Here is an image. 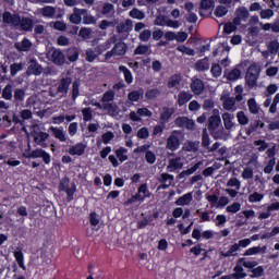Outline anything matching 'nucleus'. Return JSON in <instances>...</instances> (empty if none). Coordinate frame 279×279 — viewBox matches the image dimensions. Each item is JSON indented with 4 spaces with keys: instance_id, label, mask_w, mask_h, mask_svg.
Here are the masks:
<instances>
[{
    "instance_id": "nucleus-49",
    "label": "nucleus",
    "mask_w": 279,
    "mask_h": 279,
    "mask_svg": "<svg viewBox=\"0 0 279 279\" xmlns=\"http://www.w3.org/2000/svg\"><path fill=\"white\" fill-rule=\"evenodd\" d=\"M177 51H180V53H184L185 56H195V50L184 45L178 46Z\"/></svg>"
},
{
    "instance_id": "nucleus-41",
    "label": "nucleus",
    "mask_w": 279,
    "mask_h": 279,
    "mask_svg": "<svg viewBox=\"0 0 279 279\" xmlns=\"http://www.w3.org/2000/svg\"><path fill=\"white\" fill-rule=\"evenodd\" d=\"M142 95H145L144 89L133 90L129 93L128 99L129 101H138Z\"/></svg>"
},
{
    "instance_id": "nucleus-16",
    "label": "nucleus",
    "mask_w": 279,
    "mask_h": 279,
    "mask_svg": "<svg viewBox=\"0 0 279 279\" xmlns=\"http://www.w3.org/2000/svg\"><path fill=\"white\" fill-rule=\"evenodd\" d=\"M191 99H193V94H191L189 90H182L179 93L177 104L180 106V108H182V106H186Z\"/></svg>"
},
{
    "instance_id": "nucleus-47",
    "label": "nucleus",
    "mask_w": 279,
    "mask_h": 279,
    "mask_svg": "<svg viewBox=\"0 0 279 279\" xmlns=\"http://www.w3.org/2000/svg\"><path fill=\"white\" fill-rule=\"evenodd\" d=\"M80 81H74L72 84V99L75 101L80 97Z\"/></svg>"
},
{
    "instance_id": "nucleus-18",
    "label": "nucleus",
    "mask_w": 279,
    "mask_h": 279,
    "mask_svg": "<svg viewBox=\"0 0 279 279\" xmlns=\"http://www.w3.org/2000/svg\"><path fill=\"white\" fill-rule=\"evenodd\" d=\"M33 138L36 145H43L47 142V138H49V133L43 131H34Z\"/></svg>"
},
{
    "instance_id": "nucleus-55",
    "label": "nucleus",
    "mask_w": 279,
    "mask_h": 279,
    "mask_svg": "<svg viewBox=\"0 0 279 279\" xmlns=\"http://www.w3.org/2000/svg\"><path fill=\"white\" fill-rule=\"evenodd\" d=\"M210 146V135H208V131L206 129L203 130L202 135V147H209Z\"/></svg>"
},
{
    "instance_id": "nucleus-30",
    "label": "nucleus",
    "mask_w": 279,
    "mask_h": 279,
    "mask_svg": "<svg viewBox=\"0 0 279 279\" xmlns=\"http://www.w3.org/2000/svg\"><path fill=\"white\" fill-rule=\"evenodd\" d=\"M182 82V75L180 74H173L169 77L167 86L168 88H175V86H180V83Z\"/></svg>"
},
{
    "instance_id": "nucleus-38",
    "label": "nucleus",
    "mask_w": 279,
    "mask_h": 279,
    "mask_svg": "<svg viewBox=\"0 0 279 279\" xmlns=\"http://www.w3.org/2000/svg\"><path fill=\"white\" fill-rule=\"evenodd\" d=\"M41 14L45 19H53L56 16V8L53 7H44L41 9Z\"/></svg>"
},
{
    "instance_id": "nucleus-37",
    "label": "nucleus",
    "mask_w": 279,
    "mask_h": 279,
    "mask_svg": "<svg viewBox=\"0 0 279 279\" xmlns=\"http://www.w3.org/2000/svg\"><path fill=\"white\" fill-rule=\"evenodd\" d=\"M129 16H131V19H136L137 21H143V19H145V12L133 8L130 12H129Z\"/></svg>"
},
{
    "instance_id": "nucleus-7",
    "label": "nucleus",
    "mask_w": 279,
    "mask_h": 279,
    "mask_svg": "<svg viewBox=\"0 0 279 279\" xmlns=\"http://www.w3.org/2000/svg\"><path fill=\"white\" fill-rule=\"evenodd\" d=\"M71 84H73V78H71V76L61 78L57 87V92L61 95H68Z\"/></svg>"
},
{
    "instance_id": "nucleus-64",
    "label": "nucleus",
    "mask_w": 279,
    "mask_h": 279,
    "mask_svg": "<svg viewBox=\"0 0 279 279\" xmlns=\"http://www.w3.org/2000/svg\"><path fill=\"white\" fill-rule=\"evenodd\" d=\"M276 167V158L269 159L268 163L264 168V173H271Z\"/></svg>"
},
{
    "instance_id": "nucleus-45",
    "label": "nucleus",
    "mask_w": 279,
    "mask_h": 279,
    "mask_svg": "<svg viewBox=\"0 0 279 279\" xmlns=\"http://www.w3.org/2000/svg\"><path fill=\"white\" fill-rule=\"evenodd\" d=\"M149 53V46L140 45L134 50V56H147Z\"/></svg>"
},
{
    "instance_id": "nucleus-60",
    "label": "nucleus",
    "mask_w": 279,
    "mask_h": 279,
    "mask_svg": "<svg viewBox=\"0 0 279 279\" xmlns=\"http://www.w3.org/2000/svg\"><path fill=\"white\" fill-rule=\"evenodd\" d=\"M137 138H142L143 141H145L146 138H149V129H147L146 126H143L142 129H140L137 131Z\"/></svg>"
},
{
    "instance_id": "nucleus-61",
    "label": "nucleus",
    "mask_w": 279,
    "mask_h": 279,
    "mask_svg": "<svg viewBox=\"0 0 279 279\" xmlns=\"http://www.w3.org/2000/svg\"><path fill=\"white\" fill-rule=\"evenodd\" d=\"M226 210L228 213L236 214V213H239V210H241V203L235 202V203L227 206Z\"/></svg>"
},
{
    "instance_id": "nucleus-34",
    "label": "nucleus",
    "mask_w": 279,
    "mask_h": 279,
    "mask_svg": "<svg viewBox=\"0 0 279 279\" xmlns=\"http://www.w3.org/2000/svg\"><path fill=\"white\" fill-rule=\"evenodd\" d=\"M51 132L54 138H58V141H60L61 143H66V134L64 133V131H62V129L52 126Z\"/></svg>"
},
{
    "instance_id": "nucleus-1",
    "label": "nucleus",
    "mask_w": 279,
    "mask_h": 279,
    "mask_svg": "<svg viewBox=\"0 0 279 279\" xmlns=\"http://www.w3.org/2000/svg\"><path fill=\"white\" fill-rule=\"evenodd\" d=\"M260 77V64L252 63L245 74V83L248 88H254L257 86L258 78Z\"/></svg>"
},
{
    "instance_id": "nucleus-36",
    "label": "nucleus",
    "mask_w": 279,
    "mask_h": 279,
    "mask_svg": "<svg viewBox=\"0 0 279 279\" xmlns=\"http://www.w3.org/2000/svg\"><path fill=\"white\" fill-rule=\"evenodd\" d=\"M116 93L112 89H108L101 98V104H110V101H114Z\"/></svg>"
},
{
    "instance_id": "nucleus-15",
    "label": "nucleus",
    "mask_w": 279,
    "mask_h": 279,
    "mask_svg": "<svg viewBox=\"0 0 279 279\" xmlns=\"http://www.w3.org/2000/svg\"><path fill=\"white\" fill-rule=\"evenodd\" d=\"M19 13L12 14L10 11H5L2 14V21L7 25H13V27H16V23L19 21Z\"/></svg>"
},
{
    "instance_id": "nucleus-29",
    "label": "nucleus",
    "mask_w": 279,
    "mask_h": 279,
    "mask_svg": "<svg viewBox=\"0 0 279 279\" xmlns=\"http://www.w3.org/2000/svg\"><path fill=\"white\" fill-rule=\"evenodd\" d=\"M265 252H267V246H253L244 252V256H255V254H265Z\"/></svg>"
},
{
    "instance_id": "nucleus-10",
    "label": "nucleus",
    "mask_w": 279,
    "mask_h": 279,
    "mask_svg": "<svg viewBox=\"0 0 279 279\" xmlns=\"http://www.w3.org/2000/svg\"><path fill=\"white\" fill-rule=\"evenodd\" d=\"M43 65H40L36 59H31L29 65L27 68L28 75H43Z\"/></svg>"
},
{
    "instance_id": "nucleus-9",
    "label": "nucleus",
    "mask_w": 279,
    "mask_h": 279,
    "mask_svg": "<svg viewBox=\"0 0 279 279\" xmlns=\"http://www.w3.org/2000/svg\"><path fill=\"white\" fill-rule=\"evenodd\" d=\"M31 158H43L45 165H51V155L43 148L32 150Z\"/></svg>"
},
{
    "instance_id": "nucleus-26",
    "label": "nucleus",
    "mask_w": 279,
    "mask_h": 279,
    "mask_svg": "<svg viewBox=\"0 0 279 279\" xmlns=\"http://www.w3.org/2000/svg\"><path fill=\"white\" fill-rule=\"evenodd\" d=\"M233 274H231V278L233 279H243V278H247V272H245V269H243V266L241 265H236L233 268Z\"/></svg>"
},
{
    "instance_id": "nucleus-46",
    "label": "nucleus",
    "mask_w": 279,
    "mask_h": 279,
    "mask_svg": "<svg viewBox=\"0 0 279 279\" xmlns=\"http://www.w3.org/2000/svg\"><path fill=\"white\" fill-rule=\"evenodd\" d=\"M85 56L86 62H95V60H97V58L99 57V54L95 53V50H93L92 48H88L86 50Z\"/></svg>"
},
{
    "instance_id": "nucleus-27",
    "label": "nucleus",
    "mask_w": 279,
    "mask_h": 279,
    "mask_svg": "<svg viewBox=\"0 0 279 279\" xmlns=\"http://www.w3.org/2000/svg\"><path fill=\"white\" fill-rule=\"evenodd\" d=\"M66 58L70 62H77L80 60V49L77 47L68 49Z\"/></svg>"
},
{
    "instance_id": "nucleus-19",
    "label": "nucleus",
    "mask_w": 279,
    "mask_h": 279,
    "mask_svg": "<svg viewBox=\"0 0 279 279\" xmlns=\"http://www.w3.org/2000/svg\"><path fill=\"white\" fill-rule=\"evenodd\" d=\"M194 66L195 70L198 72L208 71V69H210V60L208 59V57H205L196 61Z\"/></svg>"
},
{
    "instance_id": "nucleus-24",
    "label": "nucleus",
    "mask_w": 279,
    "mask_h": 279,
    "mask_svg": "<svg viewBox=\"0 0 279 279\" xmlns=\"http://www.w3.org/2000/svg\"><path fill=\"white\" fill-rule=\"evenodd\" d=\"M13 256L19 267L23 269V271H27V267L25 266V255L23 254V251L20 250V251L13 252Z\"/></svg>"
},
{
    "instance_id": "nucleus-23",
    "label": "nucleus",
    "mask_w": 279,
    "mask_h": 279,
    "mask_svg": "<svg viewBox=\"0 0 279 279\" xmlns=\"http://www.w3.org/2000/svg\"><path fill=\"white\" fill-rule=\"evenodd\" d=\"M184 163H182V159L180 157L172 158L169 160L168 171L173 172L178 171V169H182Z\"/></svg>"
},
{
    "instance_id": "nucleus-14",
    "label": "nucleus",
    "mask_w": 279,
    "mask_h": 279,
    "mask_svg": "<svg viewBox=\"0 0 279 279\" xmlns=\"http://www.w3.org/2000/svg\"><path fill=\"white\" fill-rule=\"evenodd\" d=\"M70 156H84L86 153V144L84 143H76L75 145L69 148Z\"/></svg>"
},
{
    "instance_id": "nucleus-8",
    "label": "nucleus",
    "mask_w": 279,
    "mask_h": 279,
    "mask_svg": "<svg viewBox=\"0 0 279 279\" xmlns=\"http://www.w3.org/2000/svg\"><path fill=\"white\" fill-rule=\"evenodd\" d=\"M84 14H88V10L74 8L73 13L70 15V23H73V25H80V23H82V16H84Z\"/></svg>"
},
{
    "instance_id": "nucleus-13",
    "label": "nucleus",
    "mask_w": 279,
    "mask_h": 279,
    "mask_svg": "<svg viewBox=\"0 0 279 279\" xmlns=\"http://www.w3.org/2000/svg\"><path fill=\"white\" fill-rule=\"evenodd\" d=\"M66 58L64 57V52H62L61 50L58 49H53L52 53H51V61L53 62V64H56L57 66H62V64H64Z\"/></svg>"
},
{
    "instance_id": "nucleus-17",
    "label": "nucleus",
    "mask_w": 279,
    "mask_h": 279,
    "mask_svg": "<svg viewBox=\"0 0 279 279\" xmlns=\"http://www.w3.org/2000/svg\"><path fill=\"white\" fill-rule=\"evenodd\" d=\"M134 24H132V20H126L124 23H119L116 29L118 34H126L128 32H132Z\"/></svg>"
},
{
    "instance_id": "nucleus-28",
    "label": "nucleus",
    "mask_w": 279,
    "mask_h": 279,
    "mask_svg": "<svg viewBox=\"0 0 279 279\" xmlns=\"http://www.w3.org/2000/svg\"><path fill=\"white\" fill-rule=\"evenodd\" d=\"M233 120L234 116H232L231 113H222V121L227 130H232L234 128V122H232Z\"/></svg>"
},
{
    "instance_id": "nucleus-48",
    "label": "nucleus",
    "mask_w": 279,
    "mask_h": 279,
    "mask_svg": "<svg viewBox=\"0 0 279 279\" xmlns=\"http://www.w3.org/2000/svg\"><path fill=\"white\" fill-rule=\"evenodd\" d=\"M160 93H161L160 89L151 88L146 92L145 97L148 100H153V99H156V97H159Z\"/></svg>"
},
{
    "instance_id": "nucleus-2",
    "label": "nucleus",
    "mask_w": 279,
    "mask_h": 279,
    "mask_svg": "<svg viewBox=\"0 0 279 279\" xmlns=\"http://www.w3.org/2000/svg\"><path fill=\"white\" fill-rule=\"evenodd\" d=\"M71 179L69 177H64L61 179L59 183V191L66 193V202H73V197L77 191V185L75 183L71 184Z\"/></svg>"
},
{
    "instance_id": "nucleus-58",
    "label": "nucleus",
    "mask_w": 279,
    "mask_h": 279,
    "mask_svg": "<svg viewBox=\"0 0 279 279\" xmlns=\"http://www.w3.org/2000/svg\"><path fill=\"white\" fill-rule=\"evenodd\" d=\"M226 14H228V8L223 7V5H218L215 10V16H217L218 19H222V16H226Z\"/></svg>"
},
{
    "instance_id": "nucleus-4",
    "label": "nucleus",
    "mask_w": 279,
    "mask_h": 279,
    "mask_svg": "<svg viewBox=\"0 0 279 279\" xmlns=\"http://www.w3.org/2000/svg\"><path fill=\"white\" fill-rule=\"evenodd\" d=\"M15 27H19L21 32H33L34 31V20L31 17H21L19 15V20L15 24Z\"/></svg>"
},
{
    "instance_id": "nucleus-20",
    "label": "nucleus",
    "mask_w": 279,
    "mask_h": 279,
    "mask_svg": "<svg viewBox=\"0 0 279 279\" xmlns=\"http://www.w3.org/2000/svg\"><path fill=\"white\" fill-rule=\"evenodd\" d=\"M220 100L225 110H234V106H236V99L234 97L221 96Z\"/></svg>"
},
{
    "instance_id": "nucleus-31",
    "label": "nucleus",
    "mask_w": 279,
    "mask_h": 279,
    "mask_svg": "<svg viewBox=\"0 0 279 279\" xmlns=\"http://www.w3.org/2000/svg\"><path fill=\"white\" fill-rule=\"evenodd\" d=\"M112 49L116 56H125L128 53V45L125 43H117Z\"/></svg>"
},
{
    "instance_id": "nucleus-3",
    "label": "nucleus",
    "mask_w": 279,
    "mask_h": 279,
    "mask_svg": "<svg viewBox=\"0 0 279 279\" xmlns=\"http://www.w3.org/2000/svg\"><path fill=\"white\" fill-rule=\"evenodd\" d=\"M207 202H209L211 208H226L230 204V199L227 196H217V194H211L206 196Z\"/></svg>"
},
{
    "instance_id": "nucleus-56",
    "label": "nucleus",
    "mask_w": 279,
    "mask_h": 279,
    "mask_svg": "<svg viewBox=\"0 0 279 279\" xmlns=\"http://www.w3.org/2000/svg\"><path fill=\"white\" fill-rule=\"evenodd\" d=\"M82 114H83V121L85 122L93 121V109H90V107L84 108L82 110Z\"/></svg>"
},
{
    "instance_id": "nucleus-43",
    "label": "nucleus",
    "mask_w": 279,
    "mask_h": 279,
    "mask_svg": "<svg viewBox=\"0 0 279 279\" xmlns=\"http://www.w3.org/2000/svg\"><path fill=\"white\" fill-rule=\"evenodd\" d=\"M128 148L125 147H120L116 150V156L117 158L120 160V162H125V160H128Z\"/></svg>"
},
{
    "instance_id": "nucleus-53",
    "label": "nucleus",
    "mask_w": 279,
    "mask_h": 279,
    "mask_svg": "<svg viewBox=\"0 0 279 279\" xmlns=\"http://www.w3.org/2000/svg\"><path fill=\"white\" fill-rule=\"evenodd\" d=\"M255 147H258V151H266L269 148V143L265 140H257L254 142Z\"/></svg>"
},
{
    "instance_id": "nucleus-52",
    "label": "nucleus",
    "mask_w": 279,
    "mask_h": 279,
    "mask_svg": "<svg viewBox=\"0 0 279 279\" xmlns=\"http://www.w3.org/2000/svg\"><path fill=\"white\" fill-rule=\"evenodd\" d=\"M263 276H265V268L263 266L252 269L251 278H263Z\"/></svg>"
},
{
    "instance_id": "nucleus-35",
    "label": "nucleus",
    "mask_w": 279,
    "mask_h": 279,
    "mask_svg": "<svg viewBox=\"0 0 279 279\" xmlns=\"http://www.w3.org/2000/svg\"><path fill=\"white\" fill-rule=\"evenodd\" d=\"M104 110H107L108 114L116 117L118 114L119 106L114 102L104 104Z\"/></svg>"
},
{
    "instance_id": "nucleus-25",
    "label": "nucleus",
    "mask_w": 279,
    "mask_h": 279,
    "mask_svg": "<svg viewBox=\"0 0 279 279\" xmlns=\"http://www.w3.org/2000/svg\"><path fill=\"white\" fill-rule=\"evenodd\" d=\"M14 47L17 51H29V49H32V41L27 37H24L22 41L16 43Z\"/></svg>"
},
{
    "instance_id": "nucleus-21",
    "label": "nucleus",
    "mask_w": 279,
    "mask_h": 279,
    "mask_svg": "<svg viewBox=\"0 0 279 279\" xmlns=\"http://www.w3.org/2000/svg\"><path fill=\"white\" fill-rule=\"evenodd\" d=\"M219 125H221V117L219 116H210L208 118V130L209 132H215V130H217V128H219Z\"/></svg>"
},
{
    "instance_id": "nucleus-59",
    "label": "nucleus",
    "mask_w": 279,
    "mask_h": 279,
    "mask_svg": "<svg viewBox=\"0 0 279 279\" xmlns=\"http://www.w3.org/2000/svg\"><path fill=\"white\" fill-rule=\"evenodd\" d=\"M215 8V0H201V10H210Z\"/></svg>"
},
{
    "instance_id": "nucleus-42",
    "label": "nucleus",
    "mask_w": 279,
    "mask_h": 279,
    "mask_svg": "<svg viewBox=\"0 0 279 279\" xmlns=\"http://www.w3.org/2000/svg\"><path fill=\"white\" fill-rule=\"evenodd\" d=\"M2 99H5V101H12V84H7L2 89Z\"/></svg>"
},
{
    "instance_id": "nucleus-32",
    "label": "nucleus",
    "mask_w": 279,
    "mask_h": 279,
    "mask_svg": "<svg viewBox=\"0 0 279 279\" xmlns=\"http://www.w3.org/2000/svg\"><path fill=\"white\" fill-rule=\"evenodd\" d=\"M119 71L124 74V80L126 84H132V82H134V76L132 75V71H130L128 66L120 65Z\"/></svg>"
},
{
    "instance_id": "nucleus-39",
    "label": "nucleus",
    "mask_w": 279,
    "mask_h": 279,
    "mask_svg": "<svg viewBox=\"0 0 279 279\" xmlns=\"http://www.w3.org/2000/svg\"><path fill=\"white\" fill-rule=\"evenodd\" d=\"M241 78V70L238 68H234L233 70H231L228 73L227 80H229V82H236V80Z\"/></svg>"
},
{
    "instance_id": "nucleus-51",
    "label": "nucleus",
    "mask_w": 279,
    "mask_h": 279,
    "mask_svg": "<svg viewBox=\"0 0 279 279\" xmlns=\"http://www.w3.org/2000/svg\"><path fill=\"white\" fill-rule=\"evenodd\" d=\"M210 73L213 77H216V78L221 77V73H222L221 65H219V63L211 64Z\"/></svg>"
},
{
    "instance_id": "nucleus-62",
    "label": "nucleus",
    "mask_w": 279,
    "mask_h": 279,
    "mask_svg": "<svg viewBox=\"0 0 279 279\" xmlns=\"http://www.w3.org/2000/svg\"><path fill=\"white\" fill-rule=\"evenodd\" d=\"M145 160L148 162V165H154V162H156V154H154L151 150H147L145 153Z\"/></svg>"
},
{
    "instance_id": "nucleus-54",
    "label": "nucleus",
    "mask_w": 279,
    "mask_h": 279,
    "mask_svg": "<svg viewBox=\"0 0 279 279\" xmlns=\"http://www.w3.org/2000/svg\"><path fill=\"white\" fill-rule=\"evenodd\" d=\"M268 51L272 56H276V53H278V51H279V43H278V40H271L268 44Z\"/></svg>"
},
{
    "instance_id": "nucleus-57",
    "label": "nucleus",
    "mask_w": 279,
    "mask_h": 279,
    "mask_svg": "<svg viewBox=\"0 0 279 279\" xmlns=\"http://www.w3.org/2000/svg\"><path fill=\"white\" fill-rule=\"evenodd\" d=\"M14 100L15 101H25V89L16 88L14 90Z\"/></svg>"
},
{
    "instance_id": "nucleus-6",
    "label": "nucleus",
    "mask_w": 279,
    "mask_h": 279,
    "mask_svg": "<svg viewBox=\"0 0 279 279\" xmlns=\"http://www.w3.org/2000/svg\"><path fill=\"white\" fill-rule=\"evenodd\" d=\"M135 199L143 204L147 197H151V193L149 192V189L147 187V183L141 184L137 189V193L134 194Z\"/></svg>"
},
{
    "instance_id": "nucleus-44",
    "label": "nucleus",
    "mask_w": 279,
    "mask_h": 279,
    "mask_svg": "<svg viewBox=\"0 0 279 279\" xmlns=\"http://www.w3.org/2000/svg\"><path fill=\"white\" fill-rule=\"evenodd\" d=\"M264 198H265L264 194L254 192L253 194H251L248 196V202H250V204H256L258 202H263Z\"/></svg>"
},
{
    "instance_id": "nucleus-40",
    "label": "nucleus",
    "mask_w": 279,
    "mask_h": 279,
    "mask_svg": "<svg viewBox=\"0 0 279 279\" xmlns=\"http://www.w3.org/2000/svg\"><path fill=\"white\" fill-rule=\"evenodd\" d=\"M236 16H239L242 21H246V19H250V11H247V8L245 7H239L235 10Z\"/></svg>"
},
{
    "instance_id": "nucleus-5",
    "label": "nucleus",
    "mask_w": 279,
    "mask_h": 279,
    "mask_svg": "<svg viewBox=\"0 0 279 279\" xmlns=\"http://www.w3.org/2000/svg\"><path fill=\"white\" fill-rule=\"evenodd\" d=\"M175 134H180V131H173L167 140L166 148L169 149V151H178V149H180V137Z\"/></svg>"
},
{
    "instance_id": "nucleus-11",
    "label": "nucleus",
    "mask_w": 279,
    "mask_h": 279,
    "mask_svg": "<svg viewBox=\"0 0 279 279\" xmlns=\"http://www.w3.org/2000/svg\"><path fill=\"white\" fill-rule=\"evenodd\" d=\"M173 114H175V109L165 107L163 111L159 116V123L161 125H167V123H169V121L171 120V117H173Z\"/></svg>"
},
{
    "instance_id": "nucleus-50",
    "label": "nucleus",
    "mask_w": 279,
    "mask_h": 279,
    "mask_svg": "<svg viewBox=\"0 0 279 279\" xmlns=\"http://www.w3.org/2000/svg\"><path fill=\"white\" fill-rule=\"evenodd\" d=\"M236 119H238V122L240 123V125H247L250 123V118H247V116H245L244 111H239L236 113Z\"/></svg>"
},
{
    "instance_id": "nucleus-33",
    "label": "nucleus",
    "mask_w": 279,
    "mask_h": 279,
    "mask_svg": "<svg viewBox=\"0 0 279 279\" xmlns=\"http://www.w3.org/2000/svg\"><path fill=\"white\" fill-rule=\"evenodd\" d=\"M247 107H248V112L251 114H258L260 111V107H258V104L256 102V98H250L247 100Z\"/></svg>"
},
{
    "instance_id": "nucleus-22",
    "label": "nucleus",
    "mask_w": 279,
    "mask_h": 279,
    "mask_svg": "<svg viewBox=\"0 0 279 279\" xmlns=\"http://www.w3.org/2000/svg\"><path fill=\"white\" fill-rule=\"evenodd\" d=\"M193 202V192L183 194L181 197H179L174 204L175 206H189Z\"/></svg>"
},
{
    "instance_id": "nucleus-12",
    "label": "nucleus",
    "mask_w": 279,
    "mask_h": 279,
    "mask_svg": "<svg viewBox=\"0 0 279 279\" xmlns=\"http://www.w3.org/2000/svg\"><path fill=\"white\" fill-rule=\"evenodd\" d=\"M190 88L194 95H202V93H204L206 89V85L202 78H195L192 81Z\"/></svg>"
},
{
    "instance_id": "nucleus-63",
    "label": "nucleus",
    "mask_w": 279,
    "mask_h": 279,
    "mask_svg": "<svg viewBox=\"0 0 279 279\" xmlns=\"http://www.w3.org/2000/svg\"><path fill=\"white\" fill-rule=\"evenodd\" d=\"M149 38H151V32L149 29H144L141 34H140V40L142 43H148Z\"/></svg>"
}]
</instances>
